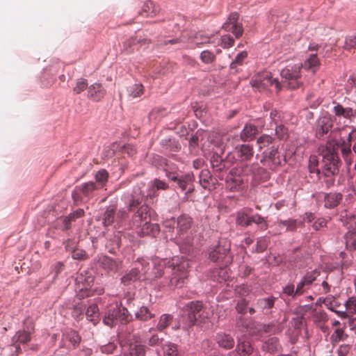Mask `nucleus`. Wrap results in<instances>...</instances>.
Segmentation results:
<instances>
[{"label": "nucleus", "instance_id": "nucleus-1", "mask_svg": "<svg viewBox=\"0 0 356 356\" xmlns=\"http://www.w3.org/2000/svg\"><path fill=\"white\" fill-rule=\"evenodd\" d=\"M144 194L138 186L134 187L131 192L124 193L121 197L124 207L118 210V218H131V223L138 229L141 236L156 237L160 232L158 223L151 221L157 216L156 212L147 204H143Z\"/></svg>", "mask_w": 356, "mask_h": 356}, {"label": "nucleus", "instance_id": "nucleus-2", "mask_svg": "<svg viewBox=\"0 0 356 356\" xmlns=\"http://www.w3.org/2000/svg\"><path fill=\"white\" fill-rule=\"evenodd\" d=\"M165 261H163L154 266L152 273L156 277H160L168 275L165 277V284L171 289L181 288L188 276V262L186 260L178 262L173 261L171 264L165 266Z\"/></svg>", "mask_w": 356, "mask_h": 356}, {"label": "nucleus", "instance_id": "nucleus-3", "mask_svg": "<svg viewBox=\"0 0 356 356\" xmlns=\"http://www.w3.org/2000/svg\"><path fill=\"white\" fill-rule=\"evenodd\" d=\"M95 273L92 269L80 270L75 280L76 297L79 299L100 296L104 289L95 282Z\"/></svg>", "mask_w": 356, "mask_h": 356}, {"label": "nucleus", "instance_id": "nucleus-4", "mask_svg": "<svg viewBox=\"0 0 356 356\" xmlns=\"http://www.w3.org/2000/svg\"><path fill=\"white\" fill-rule=\"evenodd\" d=\"M207 318L206 306L202 300H192L186 303L180 312V323L184 330H188L200 321L202 322Z\"/></svg>", "mask_w": 356, "mask_h": 356}, {"label": "nucleus", "instance_id": "nucleus-5", "mask_svg": "<svg viewBox=\"0 0 356 356\" xmlns=\"http://www.w3.org/2000/svg\"><path fill=\"white\" fill-rule=\"evenodd\" d=\"M235 222L237 226L243 228L255 226L260 232H264L268 228V217L249 207H243L236 213Z\"/></svg>", "mask_w": 356, "mask_h": 356}, {"label": "nucleus", "instance_id": "nucleus-6", "mask_svg": "<svg viewBox=\"0 0 356 356\" xmlns=\"http://www.w3.org/2000/svg\"><path fill=\"white\" fill-rule=\"evenodd\" d=\"M129 309L128 306L126 304L124 305L122 302L108 308L103 318V323L113 327L117 325H124L134 321V316Z\"/></svg>", "mask_w": 356, "mask_h": 356}, {"label": "nucleus", "instance_id": "nucleus-7", "mask_svg": "<svg viewBox=\"0 0 356 356\" xmlns=\"http://www.w3.org/2000/svg\"><path fill=\"white\" fill-rule=\"evenodd\" d=\"M229 254L230 247L218 242L207 248L204 251V257L205 262L208 264H214L216 266H227L232 262V257Z\"/></svg>", "mask_w": 356, "mask_h": 356}, {"label": "nucleus", "instance_id": "nucleus-8", "mask_svg": "<svg viewBox=\"0 0 356 356\" xmlns=\"http://www.w3.org/2000/svg\"><path fill=\"white\" fill-rule=\"evenodd\" d=\"M147 163L157 170L164 173V177L170 181L182 172L179 165L160 154L152 153L147 156Z\"/></svg>", "mask_w": 356, "mask_h": 356}, {"label": "nucleus", "instance_id": "nucleus-9", "mask_svg": "<svg viewBox=\"0 0 356 356\" xmlns=\"http://www.w3.org/2000/svg\"><path fill=\"white\" fill-rule=\"evenodd\" d=\"M302 63H290L282 68L280 76L282 83L289 90H296L302 87L303 84L301 70Z\"/></svg>", "mask_w": 356, "mask_h": 356}, {"label": "nucleus", "instance_id": "nucleus-10", "mask_svg": "<svg viewBox=\"0 0 356 356\" xmlns=\"http://www.w3.org/2000/svg\"><path fill=\"white\" fill-rule=\"evenodd\" d=\"M171 186L175 189L179 190L184 193L183 202H188L189 196L195 191V177L193 172H182L170 181Z\"/></svg>", "mask_w": 356, "mask_h": 356}, {"label": "nucleus", "instance_id": "nucleus-11", "mask_svg": "<svg viewBox=\"0 0 356 356\" xmlns=\"http://www.w3.org/2000/svg\"><path fill=\"white\" fill-rule=\"evenodd\" d=\"M333 127V117L327 111L322 110L314 124L315 137L320 140H325L331 136Z\"/></svg>", "mask_w": 356, "mask_h": 356}, {"label": "nucleus", "instance_id": "nucleus-12", "mask_svg": "<svg viewBox=\"0 0 356 356\" xmlns=\"http://www.w3.org/2000/svg\"><path fill=\"white\" fill-rule=\"evenodd\" d=\"M264 122L261 118H256L246 122L239 134V138L243 143H250L257 140L262 131Z\"/></svg>", "mask_w": 356, "mask_h": 356}, {"label": "nucleus", "instance_id": "nucleus-13", "mask_svg": "<svg viewBox=\"0 0 356 356\" xmlns=\"http://www.w3.org/2000/svg\"><path fill=\"white\" fill-rule=\"evenodd\" d=\"M279 147L280 145H273L264 150L261 153L260 163L270 168L281 166L283 163H285V156L279 151Z\"/></svg>", "mask_w": 356, "mask_h": 356}, {"label": "nucleus", "instance_id": "nucleus-14", "mask_svg": "<svg viewBox=\"0 0 356 356\" xmlns=\"http://www.w3.org/2000/svg\"><path fill=\"white\" fill-rule=\"evenodd\" d=\"M239 175L251 176L257 182H265L270 179V173L258 163H243L239 170Z\"/></svg>", "mask_w": 356, "mask_h": 356}, {"label": "nucleus", "instance_id": "nucleus-15", "mask_svg": "<svg viewBox=\"0 0 356 356\" xmlns=\"http://www.w3.org/2000/svg\"><path fill=\"white\" fill-rule=\"evenodd\" d=\"M341 164L342 162L339 155L322 154L321 169L323 177L329 178L339 175Z\"/></svg>", "mask_w": 356, "mask_h": 356}, {"label": "nucleus", "instance_id": "nucleus-16", "mask_svg": "<svg viewBox=\"0 0 356 356\" xmlns=\"http://www.w3.org/2000/svg\"><path fill=\"white\" fill-rule=\"evenodd\" d=\"M126 305L130 309L136 308L134 314H133L134 321L146 322L155 316V314L152 312L149 307L144 303L136 302L131 298H127Z\"/></svg>", "mask_w": 356, "mask_h": 356}, {"label": "nucleus", "instance_id": "nucleus-17", "mask_svg": "<svg viewBox=\"0 0 356 356\" xmlns=\"http://www.w3.org/2000/svg\"><path fill=\"white\" fill-rule=\"evenodd\" d=\"M193 218L186 213H181L177 218H171L165 222V227L174 229L176 228L177 234L179 236L186 234L191 228Z\"/></svg>", "mask_w": 356, "mask_h": 356}, {"label": "nucleus", "instance_id": "nucleus-18", "mask_svg": "<svg viewBox=\"0 0 356 356\" xmlns=\"http://www.w3.org/2000/svg\"><path fill=\"white\" fill-rule=\"evenodd\" d=\"M250 84L253 88H257L274 86L277 93L282 89V85L278 78H273L272 73L269 72L258 74L254 79H252Z\"/></svg>", "mask_w": 356, "mask_h": 356}, {"label": "nucleus", "instance_id": "nucleus-19", "mask_svg": "<svg viewBox=\"0 0 356 356\" xmlns=\"http://www.w3.org/2000/svg\"><path fill=\"white\" fill-rule=\"evenodd\" d=\"M234 154L237 161L236 166V173L239 174V170L242 164L248 163L254 156L253 145L249 143L237 145L235 147Z\"/></svg>", "mask_w": 356, "mask_h": 356}, {"label": "nucleus", "instance_id": "nucleus-20", "mask_svg": "<svg viewBox=\"0 0 356 356\" xmlns=\"http://www.w3.org/2000/svg\"><path fill=\"white\" fill-rule=\"evenodd\" d=\"M238 20L239 14L237 12H232L222 25V28L225 31L232 33L236 39L242 36L244 31L242 23Z\"/></svg>", "mask_w": 356, "mask_h": 356}, {"label": "nucleus", "instance_id": "nucleus-21", "mask_svg": "<svg viewBox=\"0 0 356 356\" xmlns=\"http://www.w3.org/2000/svg\"><path fill=\"white\" fill-rule=\"evenodd\" d=\"M93 181L82 183L75 186L72 191V197L74 201H82L83 197L89 198L95 191L99 190Z\"/></svg>", "mask_w": 356, "mask_h": 356}, {"label": "nucleus", "instance_id": "nucleus-22", "mask_svg": "<svg viewBox=\"0 0 356 356\" xmlns=\"http://www.w3.org/2000/svg\"><path fill=\"white\" fill-rule=\"evenodd\" d=\"M242 175L236 173V168L230 170L229 175L225 179V189L229 192H239L244 188Z\"/></svg>", "mask_w": 356, "mask_h": 356}, {"label": "nucleus", "instance_id": "nucleus-23", "mask_svg": "<svg viewBox=\"0 0 356 356\" xmlns=\"http://www.w3.org/2000/svg\"><path fill=\"white\" fill-rule=\"evenodd\" d=\"M84 210L83 209H78L67 216H61L58 219L56 227L58 229L63 232H66L71 229L72 222H75L76 219L81 218L84 216Z\"/></svg>", "mask_w": 356, "mask_h": 356}, {"label": "nucleus", "instance_id": "nucleus-24", "mask_svg": "<svg viewBox=\"0 0 356 356\" xmlns=\"http://www.w3.org/2000/svg\"><path fill=\"white\" fill-rule=\"evenodd\" d=\"M235 352L238 356H260L251 342L245 338H237Z\"/></svg>", "mask_w": 356, "mask_h": 356}, {"label": "nucleus", "instance_id": "nucleus-25", "mask_svg": "<svg viewBox=\"0 0 356 356\" xmlns=\"http://www.w3.org/2000/svg\"><path fill=\"white\" fill-rule=\"evenodd\" d=\"M213 339L218 347L225 350H230L235 346V340L231 333L222 331L218 332Z\"/></svg>", "mask_w": 356, "mask_h": 356}, {"label": "nucleus", "instance_id": "nucleus-26", "mask_svg": "<svg viewBox=\"0 0 356 356\" xmlns=\"http://www.w3.org/2000/svg\"><path fill=\"white\" fill-rule=\"evenodd\" d=\"M198 178V182L204 189L211 191L216 188V182H217V180L213 177L209 170H201Z\"/></svg>", "mask_w": 356, "mask_h": 356}, {"label": "nucleus", "instance_id": "nucleus-27", "mask_svg": "<svg viewBox=\"0 0 356 356\" xmlns=\"http://www.w3.org/2000/svg\"><path fill=\"white\" fill-rule=\"evenodd\" d=\"M277 298L270 295L268 297L259 298L257 299L256 307L264 314H270L273 312L275 307Z\"/></svg>", "mask_w": 356, "mask_h": 356}, {"label": "nucleus", "instance_id": "nucleus-28", "mask_svg": "<svg viewBox=\"0 0 356 356\" xmlns=\"http://www.w3.org/2000/svg\"><path fill=\"white\" fill-rule=\"evenodd\" d=\"M326 139L325 146L322 151V154L339 155V147L346 145L345 139L341 137L339 140H337L335 138H331V136Z\"/></svg>", "mask_w": 356, "mask_h": 356}, {"label": "nucleus", "instance_id": "nucleus-29", "mask_svg": "<svg viewBox=\"0 0 356 356\" xmlns=\"http://www.w3.org/2000/svg\"><path fill=\"white\" fill-rule=\"evenodd\" d=\"M118 213H116V206L115 204H110L105 207V211L103 216V225L104 227L111 225L115 220L118 224L122 222L126 218L120 219L118 218Z\"/></svg>", "mask_w": 356, "mask_h": 356}, {"label": "nucleus", "instance_id": "nucleus-30", "mask_svg": "<svg viewBox=\"0 0 356 356\" xmlns=\"http://www.w3.org/2000/svg\"><path fill=\"white\" fill-rule=\"evenodd\" d=\"M324 207L328 209L337 208L343 200V195L340 192H329L323 193Z\"/></svg>", "mask_w": 356, "mask_h": 356}, {"label": "nucleus", "instance_id": "nucleus-31", "mask_svg": "<svg viewBox=\"0 0 356 356\" xmlns=\"http://www.w3.org/2000/svg\"><path fill=\"white\" fill-rule=\"evenodd\" d=\"M163 356H184L179 345L171 341H165L161 346Z\"/></svg>", "mask_w": 356, "mask_h": 356}, {"label": "nucleus", "instance_id": "nucleus-32", "mask_svg": "<svg viewBox=\"0 0 356 356\" xmlns=\"http://www.w3.org/2000/svg\"><path fill=\"white\" fill-rule=\"evenodd\" d=\"M159 146L163 151L168 152H178L181 149L179 140L175 137H167L161 139Z\"/></svg>", "mask_w": 356, "mask_h": 356}, {"label": "nucleus", "instance_id": "nucleus-33", "mask_svg": "<svg viewBox=\"0 0 356 356\" xmlns=\"http://www.w3.org/2000/svg\"><path fill=\"white\" fill-rule=\"evenodd\" d=\"M223 151L213 152L210 157L211 167L215 172H222L227 168V161L222 157Z\"/></svg>", "mask_w": 356, "mask_h": 356}, {"label": "nucleus", "instance_id": "nucleus-34", "mask_svg": "<svg viewBox=\"0 0 356 356\" xmlns=\"http://www.w3.org/2000/svg\"><path fill=\"white\" fill-rule=\"evenodd\" d=\"M73 241L70 238L67 239L64 242L65 248L67 251L70 252L71 257L74 260L83 261L88 259V254L86 250L83 249H79L76 246L71 245Z\"/></svg>", "mask_w": 356, "mask_h": 356}, {"label": "nucleus", "instance_id": "nucleus-35", "mask_svg": "<svg viewBox=\"0 0 356 356\" xmlns=\"http://www.w3.org/2000/svg\"><path fill=\"white\" fill-rule=\"evenodd\" d=\"M106 94V90L99 83H94L88 86L87 90L88 98L95 102L102 99Z\"/></svg>", "mask_w": 356, "mask_h": 356}, {"label": "nucleus", "instance_id": "nucleus-36", "mask_svg": "<svg viewBox=\"0 0 356 356\" xmlns=\"http://www.w3.org/2000/svg\"><path fill=\"white\" fill-rule=\"evenodd\" d=\"M332 104L334 105L332 111L336 117L343 118L345 119L350 120L352 118L355 117L356 111L350 107H344L339 103L333 101Z\"/></svg>", "mask_w": 356, "mask_h": 356}, {"label": "nucleus", "instance_id": "nucleus-37", "mask_svg": "<svg viewBox=\"0 0 356 356\" xmlns=\"http://www.w3.org/2000/svg\"><path fill=\"white\" fill-rule=\"evenodd\" d=\"M147 350L149 348L146 344L136 340L129 345L128 352L124 353V356H146Z\"/></svg>", "mask_w": 356, "mask_h": 356}, {"label": "nucleus", "instance_id": "nucleus-38", "mask_svg": "<svg viewBox=\"0 0 356 356\" xmlns=\"http://www.w3.org/2000/svg\"><path fill=\"white\" fill-rule=\"evenodd\" d=\"M217 266V268H214L209 271V277L214 282L218 283H223L227 282L229 278L228 273L226 270L227 266Z\"/></svg>", "mask_w": 356, "mask_h": 356}, {"label": "nucleus", "instance_id": "nucleus-39", "mask_svg": "<svg viewBox=\"0 0 356 356\" xmlns=\"http://www.w3.org/2000/svg\"><path fill=\"white\" fill-rule=\"evenodd\" d=\"M281 348L282 346L280 343V339L276 337H270L261 345V350L270 354H275L277 353Z\"/></svg>", "mask_w": 356, "mask_h": 356}, {"label": "nucleus", "instance_id": "nucleus-40", "mask_svg": "<svg viewBox=\"0 0 356 356\" xmlns=\"http://www.w3.org/2000/svg\"><path fill=\"white\" fill-rule=\"evenodd\" d=\"M140 278V271L138 268H133L127 272L121 278V283L124 286H130Z\"/></svg>", "mask_w": 356, "mask_h": 356}, {"label": "nucleus", "instance_id": "nucleus-41", "mask_svg": "<svg viewBox=\"0 0 356 356\" xmlns=\"http://www.w3.org/2000/svg\"><path fill=\"white\" fill-rule=\"evenodd\" d=\"M160 11V7L153 1L148 0L145 1L139 12V15L143 17H154Z\"/></svg>", "mask_w": 356, "mask_h": 356}, {"label": "nucleus", "instance_id": "nucleus-42", "mask_svg": "<svg viewBox=\"0 0 356 356\" xmlns=\"http://www.w3.org/2000/svg\"><path fill=\"white\" fill-rule=\"evenodd\" d=\"M31 339V334L24 329L19 330L11 338V345L27 344Z\"/></svg>", "mask_w": 356, "mask_h": 356}, {"label": "nucleus", "instance_id": "nucleus-43", "mask_svg": "<svg viewBox=\"0 0 356 356\" xmlns=\"http://www.w3.org/2000/svg\"><path fill=\"white\" fill-rule=\"evenodd\" d=\"M320 65V60L317 57V54H312L305 60L304 63L302 64V67H304L305 70L315 74L318 70Z\"/></svg>", "mask_w": 356, "mask_h": 356}, {"label": "nucleus", "instance_id": "nucleus-44", "mask_svg": "<svg viewBox=\"0 0 356 356\" xmlns=\"http://www.w3.org/2000/svg\"><path fill=\"white\" fill-rule=\"evenodd\" d=\"M275 140L276 138L273 134H262L257 137L256 143L261 151L264 148L270 147V145H276Z\"/></svg>", "mask_w": 356, "mask_h": 356}, {"label": "nucleus", "instance_id": "nucleus-45", "mask_svg": "<svg viewBox=\"0 0 356 356\" xmlns=\"http://www.w3.org/2000/svg\"><path fill=\"white\" fill-rule=\"evenodd\" d=\"M63 337L64 339L69 341L72 345L74 348H76L82 340V338L79 332L76 330L72 329L67 330L65 332H63Z\"/></svg>", "mask_w": 356, "mask_h": 356}, {"label": "nucleus", "instance_id": "nucleus-46", "mask_svg": "<svg viewBox=\"0 0 356 356\" xmlns=\"http://www.w3.org/2000/svg\"><path fill=\"white\" fill-rule=\"evenodd\" d=\"M261 330L266 334H277L282 330L281 323L277 320H273L261 325Z\"/></svg>", "mask_w": 356, "mask_h": 356}, {"label": "nucleus", "instance_id": "nucleus-47", "mask_svg": "<svg viewBox=\"0 0 356 356\" xmlns=\"http://www.w3.org/2000/svg\"><path fill=\"white\" fill-rule=\"evenodd\" d=\"M248 54L246 51L238 52L229 64V68L234 70V73L236 74L239 72L238 66H242L245 59L248 58Z\"/></svg>", "mask_w": 356, "mask_h": 356}, {"label": "nucleus", "instance_id": "nucleus-48", "mask_svg": "<svg viewBox=\"0 0 356 356\" xmlns=\"http://www.w3.org/2000/svg\"><path fill=\"white\" fill-rule=\"evenodd\" d=\"M308 170L311 175H316L317 179L323 177L321 167L319 168V161L315 156H311L308 163Z\"/></svg>", "mask_w": 356, "mask_h": 356}, {"label": "nucleus", "instance_id": "nucleus-49", "mask_svg": "<svg viewBox=\"0 0 356 356\" xmlns=\"http://www.w3.org/2000/svg\"><path fill=\"white\" fill-rule=\"evenodd\" d=\"M174 319L170 314H163L160 316L158 323L156 325V331L162 332L168 328Z\"/></svg>", "mask_w": 356, "mask_h": 356}, {"label": "nucleus", "instance_id": "nucleus-50", "mask_svg": "<svg viewBox=\"0 0 356 356\" xmlns=\"http://www.w3.org/2000/svg\"><path fill=\"white\" fill-rule=\"evenodd\" d=\"M109 174L106 169L99 170L95 175V184L101 189L106 186L108 181Z\"/></svg>", "mask_w": 356, "mask_h": 356}, {"label": "nucleus", "instance_id": "nucleus-51", "mask_svg": "<svg viewBox=\"0 0 356 356\" xmlns=\"http://www.w3.org/2000/svg\"><path fill=\"white\" fill-rule=\"evenodd\" d=\"M121 246V238L118 234H115L111 239L107 242L106 248L108 252L113 254H117L120 251Z\"/></svg>", "mask_w": 356, "mask_h": 356}, {"label": "nucleus", "instance_id": "nucleus-52", "mask_svg": "<svg viewBox=\"0 0 356 356\" xmlns=\"http://www.w3.org/2000/svg\"><path fill=\"white\" fill-rule=\"evenodd\" d=\"M84 312L86 313V318L89 321L92 322L94 324L98 322L99 316V308L95 303H91L87 308H86Z\"/></svg>", "mask_w": 356, "mask_h": 356}, {"label": "nucleus", "instance_id": "nucleus-53", "mask_svg": "<svg viewBox=\"0 0 356 356\" xmlns=\"http://www.w3.org/2000/svg\"><path fill=\"white\" fill-rule=\"evenodd\" d=\"M127 92L132 99L140 98L144 93V86L140 83H134L127 87Z\"/></svg>", "mask_w": 356, "mask_h": 356}, {"label": "nucleus", "instance_id": "nucleus-54", "mask_svg": "<svg viewBox=\"0 0 356 356\" xmlns=\"http://www.w3.org/2000/svg\"><path fill=\"white\" fill-rule=\"evenodd\" d=\"M270 243V237L265 235L257 238L256 243V250H252V253H262L267 248Z\"/></svg>", "mask_w": 356, "mask_h": 356}, {"label": "nucleus", "instance_id": "nucleus-55", "mask_svg": "<svg viewBox=\"0 0 356 356\" xmlns=\"http://www.w3.org/2000/svg\"><path fill=\"white\" fill-rule=\"evenodd\" d=\"M346 248L349 251L356 250V231H348L344 235Z\"/></svg>", "mask_w": 356, "mask_h": 356}, {"label": "nucleus", "instance_id": "nucleus-56", "mask_svg": "<svg viewBox=\"0 0 356 356\" xmlns=\"http://www.w3.org/2000/svg\"><path fill=\"white\" fill-rule=\"evenodd\" d=\"M277 225L280 228L285 227L286 232H294L298 227V221L296 219L289 218L287 220H279Z\"/></svg>", "mask_w": 356, "mask_h": 356}, {"label": "nucleus", "instance_id": "nucleus-57", "mask_svg": "<svg viewBox=\"0 0 356 356\" xmlns=\"http://www.w3.org/2000/svg\"><path fill=\"white\" fill-rule=\"evenodd\" d=\"M170 181H169L168 179L166 181L165 179H161L160 178H154L151 181L150 186L152 190L154 191H166L170 188Z\"/></svg>", "mask_w": 356, "mask_h": 356}, {"label": "nucleus", "instance_id": "nucleus-58", "mask_svg": "<svg viewBox=\"0 0 356 356\" xmlns=\"http://www.w3.org/2000/svg\"><path fill=\"white\" fill-rule=\"evenodd\" d=\"M348 335L345 332L343 328H337L330 336V341L334 345L339 341H344Z\"/></svg>", "mask_w": 356, "mask_h": 356}, {"label": "nucleus", "instance_id": "nucleus-59", "mask_svg": "<svg viewBox=\"0 0 356 356\" xmlns=\"http://www.w3.org/2000/svg\"><path fill=\"white\" fill-rule=\"evenodd\" d=\"M315 311L316 307L312 303L297 306L293 310V314L304 318L307 313Z\"/></svg>", "mask_w": 356, "mask_h": 356}, {"label": "nucleus", "instance_id": "nucleus-60", "mask_svg": "<svg viewBox=\"0 0 356 356\" xmlns=\"http://www.w3.org/2000/svg\"><path fill=\"white\" fill-rule=\"evenodd\" d=\"M250 305V300L246 298H240L237 300L235 305V309L238 314L245 315L248 313V305Z\"/></svg>", "mask_w": 356, "mask_h": 356}, {"label": "nucleus", "instance_id": "nucleus-61", "mask_svg": "<svg viewBox=\"0 0 356 356\" xmlns=\"http://www.w3.org/2000/svg\"><path fill=\"white\" fill-rule=\"evenodd\" d=\"M275 126L273 136L280 140H286L288 138V128L284 124H274Z\"/></svg>", "mask_w": 356, "mask_h": 356}, {"label": "nucleus", "instance_id": "nucleus-62", "mask_svg": "<svg viewBox=\"0 0 356 356\" xmlns=\"http://www.w3.org/2000/svg\"><path fill=\"white\" fill-rule=\"evenodd\" d=\"M204 130L200 128L195 133L192 134L188 138V145L190 148L195 149L199 147L200 137L204 134Z\"/></svg>", "mask_w": 356, "mask_h": 356}, {"label": "nucleus", "instance_id": "nucleus-63", "mask_svg": "<svg viewBox=\"0 0 356 356\" xmlns=\"http://www.w3.org/2000/svg\"><path fill=\"white\" fill-rule=\"evenodd\" d=\"M163 337H160L157 333H154L146 339V345L149 347L161 346L164 343Z\"/></svg>", "mask_w": 356, "mask_h": 356}, {"label": "nucleus", "instance_id": "nucleus-64", "mask_svg": "<svg viewBox=\"0 0 356 356\" xmlns=\"http://www.w3.org/2000/svg\"><path fill=\"white\" fill-rule=\"evenodd\" d=\"M200 60L206 64H212L216 61V54L209 50H203L200 54Z\"/></svg>", "mask_w": 356, "mask_h": 356}]
</instances>
